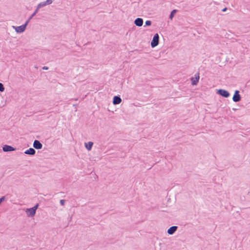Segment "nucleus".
I'll list each match as a JSON object with an SVG mask.
<instances>
[{
  "instance_id": "obj_15",
  "label": "nucleus",
  "mask_w": 250,
  "mask_h": 250,
  "mask_svg": "<svg viewBox=\"0 0 250 250\" xmlns=\"http://www.w3.org/2000/svg\"><path fill=\"white\" fill-rule=\"evenodd\" d=\"M176 10H173L171 13H170V16H169V19H172L173 17V16H174L175 14L176 13Z\"/></svg>"
},
{
  "instance_id": "obj_23",
  "label": "nucleus",
  "mask_w": 250,
  "mask_h": 250,
  "mask_svg": "<svg viewBox=\"0 0 250 250\" xmlns=\"http://www.w3.org/2000/svg\"><path fill=\"white\" fill-rule=\"evenodd\" d=\"M42 69H44V70H47L48 69V68L47 66H43L42 67Z\"/></svg>"
},
{
  "instance_id": "obj_2",
  "label": "nucleus",
  "mask_w": 250,
  "mask_h": 250,
  "mask_svg": "<svg viewBox=\"0 0 250 250\" xmlns=\"http://www.w3.org/2000/svg\"><path fill=\"white\" fill-rule=\"evenodd\" d=\"M159 35L156 33L155 34L152 39L151 42V46L152 48L156 47L159 44Z\"/></svg>"
},
{
  "instance_id": "obj_21",
  "label": "nucleus",
  "mask_w": 250,
  "mask_h": 250,
  "mask_svg": "<svg viewBox=\"0 0 250 250\" xmlns=\"http://www.w3.org/2000/svg\"><path fill=\"white\" fill-rule=\"evenodd\" d=\"M65 202V200L62 199L60 201V204L62 206H63L64 205Z\"/></svg>"
},
{
  "instance_id": "obj_8",
  "label": "nucleus",
  "mask_w": 250,
  "mask_h": 250,
  "mask_svg": "<svg viewBox=\"0 0 250 250\" xmlns=\"http://www.w3.org/2000/svg\"><path fill=\"white\" fill-rule=\"evenodd\" d=\"M122 102V99L119 96H115L113 99V104L114 105L118 104Z\"/></svg>"
},
{
  "instance_id": "obj_22",
  "label": "nucleus",
  "mask_w": 250,
  "mask_h": 250,
  "mask_svg": "<svg viewBox=\"0 0 250 250\" xmlns=\"http://www.w3.org/2000/svg\"><path fill=\"white\" fill-rule=\"evenodd\" d=\"M5 196H2L1 198H0V204H1V203L5 200Z\"/></svg>"
},
{
  "instance_id": "obj_10",
  "label": "nucleus",
  "mask_w": 250,
  "mask_h": 250,
  "mask_svg": "<svg viewBox=\"0 0 250 250\" xmlns=\"http://www.w3.org/2000/svg\"><path fill=\"white\" fill-rule=\"evenodd\" d=\"M134 24L137 26H141L143 24V20L141 18H138L134 21Z\"/></svg>"
},
{
  "instance_id": "obj_18",
  "label": "nucleus",
  "mask_w": 250,
  "mask_h": 250,
  "mask_svg": "<svg viewBox=\"0 0 250 250\" xmlns=\"http://www.w3.org/2000/svg\"><path fill=\"white\" fill-rule=\"evenodd\" d=\"M151 24V21H146L145 22V26H150Z\"/></svg>"
},
{
  "instance_id": "obj_24",
  "label": "nucleus",
  "mask_w": 250,
  "mask_h": 250,
  "mask_svg": "<svg viewBox=\"0 0 250 250\" xmlns=\"http://www.w3.org/2000/svg\"><path fill=\"white\" fill-rule=\"evenodd\" d=\"M227 8L226 7L222 9V11L225 12L227 10Z\"/></svg>"
},
{
  "instance_id": "obj_4",
  "label": "nucleus",
  "mask_w": 250,
  "mask_h": 250,
  "mask_svg": "<svg viewBox=\"0 0 250 250\" xmlns=\"http://www.w3.org/2000/svg\"><path fill=\"white\" fill-rule=\"evenodd\" d=\"M217 93L225 98H228L230 95L228 91L222 89H219Z\"/></svg>"
},
{
  "instance_id": "obj_16",
  "label": "nucleus",
  "mask_w": 250,
  "mask_h": 250,
  "mask_svg": "<svg viewBox=\"0 0 250 250\" xmlns=\"http://www.w3.org/2000/svg\"><path fill=\"white\" fill-rule=\"evenodd\" d=\"M38 10H37V9L35 10V11H34V12L31 15V16L29 17L30 18V19H32L33 18V17L36 15V14L38 13Z\"/></svg>"
},
{
  "instance_id": "obj_14",
  "label": "nucleus",
  "mask_w": 250,
  "mask_h": 250,
  "mask_svg": "<svg viewBox=\"0 0 250 250\" xmlns=\"http://www.w3.org/2000/svg\"><path fill=\"white\" fill-rule=\"evenodd\" d=\"M46 4H45V1H43V2H42L41 3H40L38 5H37V9L39 10V9L42 7H44L45 6H46Z\"/></svg>"
},
{
  "instance_id": "obj_19",
  "label": "nucleus",
  "mask_w": 250,
  "mask_h": 250,
  "mask_svg": "<svg viewBox=\"0 0 250 250\" xmlns=\"http://www.w3.org/2000/svg\"><path fill=\"white\" fill-rule=\"evenodd\" d=\"M45 2L46 5H49L52 3V0H46V1H45Z\"/></svg>"
},
{
  "instance_id": "obj_20",
  "label": "nucleus",
  "mask_w": 250,
  "mask_h": 250,
  "mask_svg": "<svg viewBox=\"0 0 250 250\" xmlns=\"http://www.w3.org/2000/svg\"><path fill=\"white\" fill-rule=\"evenodd\" d=\"M31 19H30V18H29V19L26 21L25 22V23L23 24V25H25V27L26 28L27 25H28L29 22L31 20Z\"/></svg>"
},
{
  "instance_id": "obj_3",
  "label": "nucleus",
  "mask_w": 250,
  "mask_h": 250,
  "mask_svg": "<svg viewBox=\"0 0 250 250\" xmlns=\"http://www.w3.org/2000/svg\"><path fill=\"white\" fill-rule=\"evenodd\" d=\"M241 99V97L239 94V91L237 90H236L234 91V95L232 97V100L234 102H239Z\"/></svg>"
},
{
  "instance_id": "obj_12",
  "label": "nucleus",
  "mask_w": 250,
  "mask_h": 250,
  "mask_svg": "<svg viewBox=\"0 0 250 250\" xmlns=\"http://www.w3.org/2000/svg\"><path fill=\"white\" fill-rule=\"evenodd\" d=\"M35 153L36 151L33 148H30L24 152L25 154L30 155H34L35 154Z\"/></svg>"
},
{
  "instance_id": "obj_13",
  "label": "nucleus",
  "mask_w": 250,
  "mask_h": 250,
  "mask_svg": "<svg viewBox=\"0 0 250 250\" xmlns=\"http://www.w3.org/2000/svg\"><path fill=\"white\" fill-rule=\"evenodd\" d=\"M93 145V143L92 142H89L87 144L85 143V146L88 150H90Z\"/></svg>"
},
{
  "instance_id": "obj_17",
  "label": "nucleus",
  "mask_w": 250,
  "mask_h": 250,
  "mask_svg": "<svg viewBox=\"0 0 250 250\" xmlns=\"http://www.w3.org/2000/svg\"><path fill=\"white\" fill-rule=\"evenodd\" d=\"M4 90V87L3 84L0 83V92H3Z\"/></svg>"
},
{
  "instance_id": "obj_7",
  "label": "nucleus",
  "mask_w": 250,
  "mask_h": 250,
  "mask_svg": "<svg viewBox=\"0 0 250 250\" xmlns=\"http://www.w3.org/2000/svg\"><path fill=\"white\" fill-rule=\"evenodd\" d=\"M33 146L37 149H40L42 148V145L39 141L36 140L34 141Z\"/></svg>"
},
{
  "instance_id": "obj_9",
  "label": "nucleus",
  "mask_w": 250,
  "mask_h": 250,
  "mask_svg": "<svg viewBox=\"0 0 250 250\" xmlns=\"http://www.w3.org/2000/svg\"><path fill=\"white\" fill-rule=\"evenodd\" d=\"M177 226H172L167 229V232L168 234L172 235L177 230Z\"/></svg>"
},
{
  "instance_id": "obj_1",
  "label": "nucleus",
  "mask_w": 250,
  "mask_h": 250,
  "mask_svg": "<svg viewBox=\"0 0 250 250\" xmlns=\"http://www.w3.org/2000/svg\"><path fill=\"white\" fill-rule=\"evenodd\" d=\"M38 206L39 205L37 204L32 208H27L26 212L27 213L28 215L31 217L34 216L35 215L36 211L38 208Z\"/></svg>"
},
{
  "instance_id": "obj_11",
  "label": "nucleus",
  "mask_w": 250,
  "mask_h": 250,
  "mask_svg": "<svg viewBox=\"0 0 250 250\" xmlns=\"http://www.w3.org/2000/svg\"><path fill=\"white\" fill-rule=\"evenodd\" d=\"M199 80V73H197V74L195 75V78H192L191 79L192 84V85H196L197 83L198 82Z\"/></svg>"
},
{
  "instance_id": "obj_6",
  "label": "nucleus",
  "mask_w": 250,
  "mask_h": 250,
  "mask_svg": "<svg viewBox=\"0 0 250 250\" xmlns=\"http://www.w3.org/2000/svg\"><path fill=\"white\" fill-rule=\"evenodd\" d=\"M16 149V148L10 146L6 145H4L2 147V150L4 152H9V151H14Z\"/></svg>"
},
{
  "instance_id": "obj_5",
  "label": "nucleus",
  "mask_w": 250,
  "mask_h": 250,
  "mask_svg": "<svg viewBox=\"0 0 250 250\" xmlns=\"http://www.w3.org/2000/svg\"><path fill=\"white\" fill-rule=\"evenodd\" d=\"M12 27L15 29L16 32L17 33H22L26 29L25 25H23L17 27L15 26H13Z\"/></svg>"
}]
</instances>
